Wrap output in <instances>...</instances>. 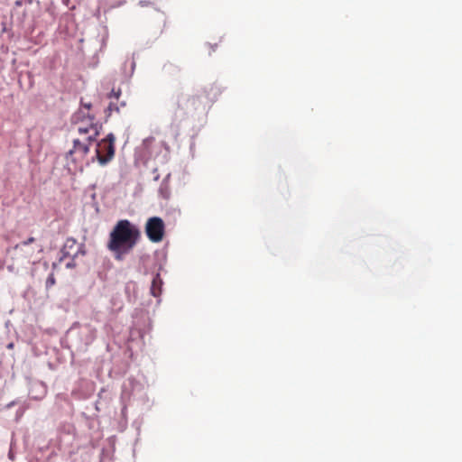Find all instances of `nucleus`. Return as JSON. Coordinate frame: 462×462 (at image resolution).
Returning a JSON list of instances; mask_svg holds the SVG:
<instances>
[{
	"label": "nucleus",
	"mask_w": 462,
	"mask_h": 462,
	"mask_svg": "<svg viewBox=\"0 0 462 462\" xmlns=\"http://www.w3.org/2000/svg\"><path fill=\"white\" fill-rule=\"evenodd\" d=\"M72 123L83 139L95 140L99 134L101 126L95 121V116L90 114L85 115L82 108L73 115Z\"/></svg>",
	"instance_id": "nucleus-3"
},
{
	"label": "nucleus",
	"mask_w": 462,
	"mask_h": 462,
	"mask_svg": "<svg viewBox=\"0 0 462 462\" xmlns=\"http://www.w3.org/2000/svg\"><path fill=\"white\" fill-rule=\"evenodd\" d=\"M91 106V103H85L83 100H81V107L87 110V112H85V115L89 114Z\"/></svg>",
	"instance_id": "nucleus-12"
},
{
	"label": "nucleus",
	"mask_w": 462,
	"mask_h": 462,
	"mask_svg": "<svg viewBox=\"0 0 462 462\" xmlns=\"http://www.w3.org/2000/svg\"><path fill=\"white\" fill-rule=\"evenodd\" d=\"M115 142V135L108 134L106 138L97 143L95 158L100 165H106L114 158L116 152Z\"/></svg>",
	"instance_id": "nucleus-4"
},
{
	"label": "nucleus",
	"mask_w": 462,
	"mask_h": 462,
	"mask_svg": "<svg viewBox=\"0 0 462 462\" xmlns=\"http://www.w3.org/2000/svg\"><path fill=\"white\" fill-rule=\"evenodd\" d=\"M108 110H109L110 112H111V111H113V110H116V111H117V112H118V111H119V108H118L116 105H114V104H112V103H111V104L108 106Z\"/></svg>",
	"instance_id": "nucleus-14"
},
{
	"label": "nucleus",
	"mask_w": 462,
	"mask_h": 462,
	"mask_svg": "<svg viewBox=\"0 0 462 462\" xmlns=\"http://www.w3.org/2000/svg\"><path fill=\"white\" fill-rule=\"evenodd\" d=\"M141 237L139 228L127 219L119 220L110 232L107 248L116 260H123Z\"/></svg>",
	"instance_id": "nucleus-1"
},
{
	"label": "nucleus",
	"mask_w": 462,
	"mask_h": 462,
	"mask_svg": "<svg viewBox=\"0 0 462 462\" xmlns=\"http://www.w3.org/2000/svg\"><path fill=\"white\" fill-rule=\"evenodd\" d=\"M76 245V240L74 238H68L64 244L62 252L65 255L69 254V249Z\"/></svg>",
	"instance_id": "nucleus-10"
},
{
	"label": "nucleus",
	"mask_w": 462,
	"mask_h": 462,
	"mask_svg": "<svg viewBox=\"0 0 462 462\" xmlns=\"http://www.w3.org/2000/svg\"><path fill=\"white\" fill-rule=\"evenodd\" d=\"M93 140L75 138L73 147L67 152V160H70L75 164L81 163L89 152L90 143Z\"/></svg>",
	"instance_id": "nucleus-5"
},
{
	"label": "nucleus",
	"mask_w": 462,
	"mask_h": 462,
	"mask_svg": "<svg viewBox=\"0 0 462 462\" xmlns=\"http://www.w3.org/2000/svg\"><path fill=\"white\" fill-rule=\"evenodd\" d=\"M165 225L159 217H150L145 225V233L148 238L153 243H159L163 239Z\"/></svg>",
	"instance_id": "nucleus-6"
},
{
	"label": "nucleus",
	"mask_w": 462,
	"mask_h": 462,
	"mask_svg": "<svg viewBox=\"0 0 462 462\" xmlns=\"http://www.w3.org/2000/svg\"><path fill=\"white\" fill-rule=\"evenodd\" d=\"M163 69L165 72L170 76H175L180 71V69L178 66H175L171 63L164 65Z\"/></svg>",
	"instance_id": "nucleus-9"
},
{
	"label": "nucleus",
	"mask_w": 462,
	"mask_h": 462,
	"mask_svg": "<svg viewBox=\"0 0 462 462\" xmlns=\"http://www.w3.org/2000/svg\"><path fill=\"white\" fill-rule=\"evenodd\" d=\"M35 241V238L34 237H29L27 240L16 245L14 246V249L15 250H20L22 252L24 253L25 254V257L27 258H30L31 257V254L27 251H25V248L32 243H33Z\"/></svg>",
	"instance_id": "nucleus-8"
},
{
	"label": "nucleus",
	"mask_w": 462,
	"mask_h": 462,
	"mask_svg": "<svg viewBox=\"0 0 462 462\" xmlns=\"http://www.w3.org/2000/svg\"><path fill=\"white\" fill-rule=\"evenodd\" d=\"M120 96H121V90L120 89H117V90L112 89L111 94H110L109 97H115V98L118 99Z\"/></svg>",
	"instance_id": "nucleus-13"
},
{
	"label": "nucleus",
	"mask_w": 462,
	"mask_h": 462,
	"mask_svg": "<svg viewBox=\"0 0 462 462\" xmlns=\"http://www.w3.org/2000/svg\"><path fill=\"white\" fill-rule=\"evenodd\" d=\"M55 282H56V280H55L54 274L51 273L46 280V288L47 289L51 288V286H53L55 284Z\"/></svg>",
	"instance_id": "nucleus-11"
},
{
	"label": "nucleus",
	"mask_w": 462,
	"mask_h": 462,
	"mask_svg": "<svg viewBox=\"0 0 462 462\" xmlns=\"http://www.w3.org/2000/svg\"><path fill=\"white\" fill-rule=\"evenodd\" d=\"M218 95L219 88L209 85L199 93L188 97L182 103H178V107L185 110L186 113H191L205 108L207 105L213 103Z\"/></svg>",
	"instance_id": "nucleus-2"
},
{
	"label": "nucleus",
	"mask_w": 462,
	"mask_h": 462,
	"mask_svg": "<svg viewBox=\"0 0 462 462\" xmlns=\"http://www.w3.org/2000/svg\"><path fill=\"white\" fill-rule=\"evenodd\" d=\"M162 280L160 276V274H156L152 282L151 285V294L153 297H159L162 294Z\"/></svg>",
	"instance_id": "nucleus-7"
}]
</instances>
